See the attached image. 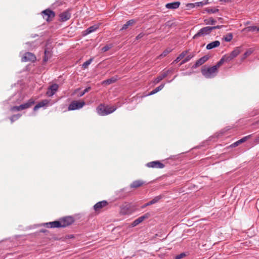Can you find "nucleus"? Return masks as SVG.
Returning <instances> with one entry per match:
<instances>
[{"mask_svg": "<svg viewBox=\"0 0 259 259\" xmlns=\"http://www.w3.org/2000/svg\"><path fill=\"white\" fill-rule=\"evenodd\" d=\"M117 109L115 106H104L100 105L97 108V113L101 116L107 115L110 113H113Z\"/></svg>", "mask_w": 259, "mask_h": 259, "instance_id": "f257e3e1", "label": "nucleus"}, {"mask_svg": "<svg viewBox=\"0 0 259 259\" xmlns=\"http://www.w3.org/2000/svg\"><path fill=\"white\" fill-rule=\"evenodd\" d=\"M202 74L206 78H211L214 77L218 72V70L213 66L210 67L203 68L201 70Z\"/></svg>", "mask_w": 259, "mask_h": 259, "instance_id": "f03ea898", "label": "nucleus"}, {"mask_svg": "<svg viewBox=\"0 0 259 259\" xmlns=\"http://www.w3.org/2000/svg\"><path fill=\"white\" fill-rule=\"evenodd\" d=\"M85 104L84 101H72L68 107V110H75L81 108Z\"/></svg>", "mask_w": 259, "mask_h": 259, "instance_id": "7ed1b4c3", "label": "nucleus"}, {"mask_svg": "<svg viewBox=\"0 0 259 259\" xmlns=\"http://www.w3.org/2000/svg\"><path fill=\"white\" fill-rule=\"evenodd\" d=\"M211 31L212 30L210 26L204 27L200 29L198 32L194 35L193 38L195 39L199 36L206 35L209 34L211 32Z\"/></svg>", "mask_w": 259, "mask_h": 259, "instance_id": "20e7f679", "label": "nucleus"}, {"mask_svg": "<svg viewBox=\"0 0 259 259\" xmlns=\"http://www.w3.org/2000/svg\"><path fill=\"white\" fill-rule=\"evenodd\" d=\"M41 15L44 19L47 21L49 22L55 17V12L50 9H46L41 12Z\"/></svg>", "mask_w": 259, "mask_h": 259, "instance_id": "39448f33", "label": "nucleus"}, {"mask_svg": "<svg viewBox=\"0 0 259 259\" xmlns=\"http://www.w3.org/2000/svg\"><path fill=\"white\" fill-rule=\"evenodd\" d=\"M240 53L239 48H236L230 54L224 56L226 59V62H229L236 57Z\"/></svg>", "mask_w": 259, "mask_h": 259, "instance_id": "423d86ee", "label": "nucleus"}, {"mask_svg": "<svg viewBox=\"0 0 259 259\" xmlns=\"http://www.w3.org/2000/svg\"><path fill=\"white\" fill-rule=\"evenodd\" d=\"M61 223V227L64 228L72 224L74 222V219L71 217H66L60 220Z\"/></svg>", "mask_w": 259, "mask_h": 259, "instance_id": "0eeeda50", "label": "nucleus"}, {"mask_svg": "<svg viewBox=\"0 0 259 259\" xmlns=\"http://www.w3.org/2000/svg\"><path fill=\"white\" fill-rule=\"evenodd\" d=\"M58 89H59L58 84H57L56 83H54V84H52L51 85H50L49 87L48 91H47V93H46V95L49 97H52L56 93V92L58 91Z\"/></svg>", "mask_w": 259, "mask_h": 259, "instance_id": "6e6552de", "label": "nucleus"}, {"mask_svg": "<svg viewBox=\"0 0 259 259\" xmlns=\"http://www.w3.org/2000/svg\"><path fill=\"white\" fill-rule=\"evenodd\" d=\"M53 104V103H50V100L48 99L43 100L41 102H39L37 104H36L33 108L34 111H36L39 108L41 107H44L46 106H47L48 105H52Z\"/></svg>", "mask_w": 259, "mask_h": 259, "instance_id": "1a4fd4ad", "label": "nucleus"}, {"mask_svg": "<svg viewBox=\"0 0 259 259\" xmlns=\"http://www.w3.org/2000/svg\"><path fill=\"white\" fill-rule=\"evenodd\" d=\"M36 60L35 55L30 52L25 53L24 56L22 58V62L32 61L34 62Z\"/></svg>", "mask_w": 259, "mask_h": 259, "instance_id": "9d476101", "label": "nucleus"}, {"mask_svg": "<svg viewBox=\"0 0 259 259\" xmlns=\"http://www.w3.org/2000/svg\"><path fill=\"white\" fill-rule=\"evenodd\" d=\"M146 166L148 167L162 168L164 167V165L159 161H153L148 162L146 164Z\"/></svg>", "mask_w": 259, "mask_h": 259, "instance_id": "9b49d317", "label": "nucleus"}, {"mask_svg": "<svg viewBox=\"0 0 259 259\" xmlns=\"http://www.w3.org/2000/svg\"><path fill=\"white\" fill-rule=\"evenodd\" d=\"M150 216V214L149 212H147L144 215L139 217L138 219H136L133 223L132 226L133 227L136 226L140 223L142 222L144 220L148 219Z\"/></svg>", "mask_w": 259, "mask_h": 259, "instance_id": "f8f14e48", "label": "nucleus"}, {"mask_svg": "<svg viewBox=\"0 0 259 259\" xmlns=\"http://www.w3.org/2000/svg\"><path fill=\"white\" fill-rule=\"evenodd\" d=\"M171 70H167V71L163 72L159 75H158L154 80V83L156 84L162 80L164 78L166 77L169 73H171Z\"/></svg>", "mask_w": 259, "mask_h": 259, "instance_id": "ddd939ff", "label": "nucleus"}, {"mask_svg": "<svg viewBox=\"0 0 259 259\" xmlns=\"http://www.w3.org/2000/svg\"><path fill=\"white\" fill-rule=\"evenodd\" d=\"M59 17L62 21H66L71 17V14L68 10L65 11L59 14Z\"/></svg>", "mask_w": 259, "mask_h": 259, "instance_id": "4468645a", "label": "nucleus"}, {"mask_svg": "<svg viewBox=\"0 0 259 259\" xmlns=\"http://www.w3.org/2000/svg\"><path fill=\"white\" fill-rule=\"evenodd\" d=\"M208 59V57L207 56H204L201 57L195 62V63L193 65V68H196L197 67L201 65L204 64L205 62H206Z\"/></svg>", "mask_w": 259, "mask_h": 259, "instance_id": "2eb2a0df", "label": "nucleus"}, {"mask_svg": "<svg viewBox=\"0 0 259 259\" xmlns=\"http://www.w3.org/2000/svg\"><path fill=\"white\" fill-rule=\"evenodd\" d=\"M60 221H54L52 222L47 223L45 225L47 228H62Z\"/></svg>", "mask_w": 259, "mask_h": 259, "instance_id": "dca6fc26", "label": "nucleus"}, {"mask_svg": "<svg viewBox=\"0 0 259 259\" xmlns=\"http://www.w3.org/2000/svg\"><path fill=\"white\" fill-rule=\"evenodd\" d=\"M34 104V100L33 99H29L27 102L20 105L21 110L30 107Z\"/></svg>", "mask_w": 259, "mask_h": 259, "instance_id": "f3484780", "label": "nucleus"}, {"mask_svg": "<svg viewBox=\"0 0 259 259\" xmlns=\"http://www.w3.org/2000/svg\"><path fill=\"white\" fill-rule=\"evenodd\" d=\"M108 204L106 201L103 200L102 201L98 202L94 206V208L96 211L99 210L101 208L106 206Z\"/></svg>", "mask_w": 259, "mask_h": 259, "instance_id": "a211bd4d", "label": "nucleus"}, {"mask_svg": "<svg viewBox=\"0 0 259 259\" xmlns=\"http://www.w3.org/2000/svg\"><path fill=\"white\" fill-rule=\"evenodd\" d=\"M161 198V196H157L154 197L152 200L150 201L149 202L145 203L144 205H143L141 208H144L145 207L152 205L153 204H155V203L157 202Z\"/></svg>", "mask_w": 259, "mask_h": 259, "instance_id": "6ab92c4d", "label": "nucleus"}, {"mask_svg": "<svg viewBox=\"0 0 259 259\" xmlns=\"http://www.w3.org/2000/svg\"><path fill=\"white\" fill-rule=\"evenodd\" d=\"M180 5V3L179 2H175L166 4L165 7L168 9H176L178 8Z\"/></svg>", "mask_w": 259, "mask_h": 259, "instance_id": "aec40b11", "label": "nucleus"}, {"mask_svg": "<svg viewBox=\"0 0 259 259\" xmlns=\"http://www.w3.org/2000/svg\"><path fill=\"white\" fill-rule=\"evenodd\" d=\"M98 28H99L98 25H94L92 26H90L84 31V35H86L89 34L93 32H95Z\"/></svg>", "mask_w": 259, "mask_h": 259, "instance_id": "412c9836", "label": "nucleus"}, {"mask_svg": "<svg viewBox=\"0 0 259 259\" xmlns=\"http://www.w3.org/2000/svg\"><path fill=\"white\" fill-rule=\"evenodd\" d=\"M220 45V42L219 40H215L207 44L206 48L207 50H211L213 48L218 47Z\"/></svg>", "mask_w": 259, "mask_h": 259, "instance_id": "4be33fe9", "label": "nucleus"}, {"mask_svg": "<svg viewBox=\"0 0 259 259\" xmlns=\"http://www.w3.org/2000/svg\"><path fill=\"white\" fill-rule=\"evenodd\" d=\"M251 135H248V136H245V137L242 138L240 140H238L237 141H236L235 143H234L233 144H232V146L235 147L238 146L239 144L245 142L247 140L249 139L251 137Z\"/></svg>", "mask_w": 259, "mask_h": 259, "instance_id": "5701e85b", "label": "nucleus"}, {"mask_svg": "<svg viewBox=\"0 0 259 259\" xmlns=\"http://www.w3.org/2000/svg\"><path fill=\"white\" fill-rule=\"evenodd\" d=\"M145 183V182H144L142 180H137L134 181L130 185L131 187L132 188H136L138 187H139L143 185H144Z\"/></svg>", "mask_w": 259, "mask_h": 259, "instance_id": "b1692460", "label": "nucleus"}, {"mask_svg": "<svg viewBox=\"0 0 259 259\" xmlns=\"http://www.w3.org/2000/svg\"><path fill=\"white\" fill-rule=\"evenodd\" d=\"M135 23H136L135 20L131 19V20H128V21L126 22V23L125 24H124L123 25V26H122V28L120 29V30L127 29L130 26H132V25H134Z\"/></svg>", "mask_w": 259, "mask_h": 259, "instance_id": "393cba45", "label": "nucleus"}, {"mask_svg": "<svg viewBox=\"0 0 259 259\" xmlns=\"http://www.w3.org/2000/svg\"><path fill=\"white\" fill-rule=\"evenodd\" d=\"M117 80L116 77H112L109 79L104 80L102 82L103 84H110L115 82Z\"/></svg>", "mask_w": 259, "mask_h": 259, "instance_id": "a878e982", "label": "nucleus"}, {"mask_svg": "<svg viewBox=\"0 0 259 259\" xmlns=\"http://www.w3.org/2000/svg\"><path fill=\"white\" fill-rule=\"evenodd\" d=\"M165 84L162 83L159 87L156 88L153 91H152L150 93H149L148 95H152L158 92L161 91L164 87Z\"/></svg>", "mask_w": 259, "mask_h": 259, "instance_id": "bb28decb", "label": "nucleus"}, {"mask_svg": "<svg viewBox=\"0 0 259 259\" xmlns=\"http://www.w3.org/2000/svg\"><path fill=\"white\" fill-rule=\"evenodd\" d=\"M194 55L195 54L194 53H192L188 55L184 60H182V61L180 63V65H181L189 61L192 58L194 57Z\"/></svg>", "mask_w": 259, "mask_h": 259, "instance_id": "cd10ccee", "label": "nucleus"}, {"mask_svg": "<svg viewBox=\"0 0 259 259\" xmlns=\"http://www.w3.org/2000/svg\"><path fill=\"white\" fill-rule=\"evenodd\" d=\"M129 207L127 205L123 206L121 207L120 213L122 214H126L129 212Z\"/></svg>", "mask_w": 259, "mask_h": 259, "instance_id": "c85d7f7f", "label": "nucleus"}, {"mask_svg": "<svg viewBox=\"0 0 259 259\" xmlns=\"http://www.w3.org/2000/svg\"><path fill=\"white\" fill-rule=\"evenodd\" d=\"M226 62V59L224 56H223L220 60L213 66L216 67V69H218L225 62Z\"/></svg>", "mask_w": 259, "mask_h": 259, "instance_id": "c756f323", "label": "nucleus"}, {"mask_svg": "<svg viewBox=\"0 0 259 259\" xmlns=\"http://www.w3.org/2000/svg\"><path fill=\"white\" fill-rule=\"evenodd\" d=\"M253 50L252 49H248L243 54V59H245L246 57L250 55L253 53Z\"/></svg>", "mask_w": 259, "mask_h": 259, "instance_id": "7c9ffc66", "label": "nucleus"}, {"mask_svg": "<svg viewBox=\"0 0 259 259\" xmlns=\"http://www.w3.org/2000/svg\"><path fill=\"white\" fill-rule=\"evenodd\" d=\"M93 60V58H91L89 60H88L86 61L85 62H84L82 64V68H84V69L87 68L88 67V66L91 64V63L92 62Z\"/></svg>", "mask_w": 259, "mask_h": 259, "instance_id": "2f4dec72", "label": "nucleus"}, {"mask_svg": "<svg viewBox=\"0 0 259 259\" xmlns=\"http://www.w3.org/2000/svg\"><path fill=\"white\" fill-rule=\"evenodd\" d=\"M204 21L206 24H211V25L214 24L217 22L216 20H215L212 18H210L208 19L205 20Z\"/></svg>", "mask_w": 259, "mask_h": 259, "instance_id": "473e14b6", "label": "nucleus"}, {"mask_svg": "<svg viewBox=\"0 0 259 259\" xmlns=\"http://www.w3.org/2000/svg\"><path fill=\"white\" fill-rule=\"evenodd\" d=\"M112 47H113L112 44H108V45H106L104 47H103L102 48L101 50L102 52H107V51H108L109 50H110L111 48H112Z\"/></svg>", "mask_w": 259, "mask_h": 259, "instance_id": "72a5a7b5", "label": "nucleus"}, {"mask_svg": "<svg viewBox=\"0 0 259 259\" xmlns=\"http://www.w3.org/2000/svg\"><path fill=\"white\" fill-rule=\"evenodd\" d=\"M219 9L217 8H206V11L208 13H215L218 12H219Z\"/></svg>", "mask_w": 259, "mask_h": 259, "instance_id": "f704fd0d", "label": "nucleus"}, {"mask_svg": "<svg viewBox=\"0 0 259 259\" xmlns=\"http://www.w3.org/2000/svg\"><path fill=\"white\" fill-rule=\"evenodd\" d=\"M21 115L20 114H17L14 115L10 117V120L11 121V122L12 123L14 121L18 119L21 117Z\"/></svg>", "mask_w": 259, "mask_h": 259, "instance_id": "c9c22d12", "label": "nucleus"}, {"mask_svg": "<svg viewBox=\"0 0 259 259\" xmlns=\"http://www.w3.org/2000/svg\"><path fill=\"white\" fill-rule=\"evenodd\" d=\"M171 51L170 49H166L161 54H160L159 57H164L166 56L168 54H169Z\"/></svg>", "mask_w": 259, "mask_h": 259, "instance_id": "e433bc0d", "label": "nucleus"}, {"mask_svg": "<svg viewBox=\"0 0 259 259\" xmlns=\"http://www.w3.org/2000/svg\"><path fill=\"white\" fill-rule=\"evenodd\" d=\"M233 38L232 34L230 33L226 35V36L224 37V39L226 41L229 42Z\"/></svg>", "mask_w": 259, "mask_h": 259, "instance_id": "4c0bfd02", "label": "nucleus"}, {"mask_svg": "<svg viewBox=\"0 0 259 259\" xmlns=\"http://www.w3.org/2000/svg\"><path fill=\"white\" fill-rule=\"evenodd\" d=\"M246 29L248 31L254 32L256 31L257 27L255 26H248Z\"/></svg>", "mask_w": 259, "mask_h": 259, "instance_id": "58836bf2", "label": "nucleus"}, {"mask_svg": "<svg viewBox=\"0 0 259 259\" xmlns=\"http://www.w3.org/2000/svg\"><path fill=\"white\" fill-rule=\"evenodd\" d=\"M91 89V87H88V88H87L86 89H85L83 91L80 92L79 93V97H82V96H83L86 93L88 92L89 91H90V90Z\"/></svg>", "mask_w": 259, "mask_h": 259, "instance_id": "ea45409f", "label": "nucleus"}, {"mask_svg": "<svg viewBox=\"0 0 259 259\" xmlns=\"http://www.w3.org/2000/svg\"><path fill=\"white\" fill-rule=\"evenodd\" d=\"M187 9L190 10L195 8V3H188L186 5Z\"/></svg>", "mask_w": 259, "mask_h": 259, "instance_id": "a19ab883", "label": "nucleus"}, {"mask_svg": "<svg viewBox=\"0 0 259 259\" xmlns=\"http://www.w3.org/2000/svg\"><path fill=\"white\" fill-rule=\"evenodd\" d=\"M188 51H184L183 52H182L180 55L179 56L181 57H182V58H184L187 55V54L188 53Z\"/></svg>", "mask_w": 259, "mask_h": 259, "instance_id": "79ce46f5", "label": "nucleus"}, {"mask_svg": "<svg viewBox=\"0 0 259 259\" xmlns=\"http://www.w3.org/2000/svg\"><path fill=\"white\" fill-rule=\"evenodd\" d=\"M11 110L12 111H20V110H21V109L20 107V106H13V107H11Z\"/></svg>", "mask_w": 259, "mask_h": 259, "instance_id": "37998d69", "label": "nucleus"}, {"mask_svg": "<svg viewBox=\"0 0 259 259\" xmlns=\"http://www.w3.org/2000/svg\"><path fill=\"white\" fill-rule=\"evenodd\" d=\"M186 255L185 253H181L176 256V259H181Z\"/></svg>", "mask_w": 259, "mask_h": 259, "instance_id": "c03bdc74", "label": "nucleus"}, {"mask_svg": "<svg viewBox=\"0 0 259 259\" xmlns=\"http://www.w3.org/2000/svg\"><path fill=\"white\" fill-rule=\"evenodd\" d=\"M195 8L203 6L202 2L195 3Z\"/></svg>", "mask_w": 259, "mask_h": 259, "instance_id": "a18cd8bd", "label": "nucleus"}, {"mask_svg": "<svg viewBox=\"0 0 259 259\" xmlns=\"http://www.w3.org/2000/svg\"><path fill=\"white\" fill-rule=\"evenodd\" d=\"M224 26V25H217L215 26L211 27V30H212L213 29H220V28L223 27Z\"/></svg>", "mask_w": 259, "mask_h": 259, "instance_id": "49530a36", "label": "nucleus"}, {"mask_svg": "<svg viewBox=\"0 0 259 259\" xmlns=\"http://www.w3.org/2000/svg\"><path fill=\"white\" fill-rule=\"evenodd\" d=\"M44 54L45 56H48L49 57H50L51 56V52L47 49L45 50Z\"/></svg>", "mask_w": 259, "mask_h": 259, "instance_id": "de8ad7c7", "label": "nucleus"}, {"mask_svg": "<svg viewBox=\"0 0 259 259\" xmlns=\"http://www.w3.org/2000/svg\"><path fill=\"white\" fill-rule=\"evenodd\" d=\"M50 58V57L45 55L43 58V61L44 62H47Z\"/></svg>", "mask_w": 259, "mask_h": 259, "instance_id": "09e8293b", "label": "nucleus"}, {"mask_svg": "<svg viewBox=\"0 0 259 259\" xmlns=\"http://www.w3.org/2000/svg\"><path fill=\"white\" fill-rule=\"evenodd\" d=\"M143 36H144V34L142 33H141L136 37V39H139L142 38Z\"/></svg>", "mask_w": 259, "mask_h": 259, "instance_id": "8fccbe9b", "label": "nucleus"}, {"mask_svg": "<svg viewBox=\"0 0 259 259\" xmlns=\"http://www.w3.org/2000/svg\"><path fill=\"white\" fill-rule=\"evenodd\" d=\"M203 6L209 4L208 0H204L202 1Z\"/></svg>", "mask_w": 259, "mask_h": 259, "instance_id": "3c124183", "label": "nucleus"}, {"mask_svg": "<svg viewBox=\"0 0 259 259\" xmlns=\"http://www.w3.org/2000/svg\"><path fill=\"white\" fill-rule=\"evenodd\" d=\"M181 60H180L178 57L174 61L173 63H177L179 62Z\"/></svg>", "mask_w": 259, "mask_h": 259, "instance_id": "603ef678", "label": "nucleus"}, {"mask_svg": "<svg viewBox=\"0 0 259 259\" xmlns=\"http://www.w3.org/2000/svg\"><path fill=\"white\" fill-rule=\"evenodd\" d=\"M255 142L259 143V135L255 139Z\"/></svg>", "mask_w": 259, "mask_h": 259, "instance_id": "864d4df0", "label": "nucleus"}, {"mask_svg": "<svg viewBox=\"0 0 259 259\" xmlns=\"http://www.w3.org/2000/svg\"><path fill=\"white\" fill-rule=\"evenodd\" d=\"M219 1L221 2H224V3H226V2H228V0H219Z\"/></svg>", "mask_w": 259, "mask_h": 259, "instance_id": "5fc2aeb1", "label": "nucleus"}, {"mask_svg": "<svg viewBox=\"0 0 259 259\" xmlns=\"http://www.w3.org/2000/svg\"><path fill=\"white\" fill-rule=\"evenodd\" d=\"M178 58L180 60H181V59H183V58H182V57H181L179 55V56L178 57Z\"/></svg>", "mask_w": 259, "mask_h": 259, "instance_id": "6e6d98bb", "label": "nucleus"}, {"mask_svg": "<svg viewBox=\"0 0 259 259\" xmlns=\"http://www.w3.org/2000/svg\"><path fill=\"white\" fill-rule=\"evenodd\" d=\"M256 31L259 32V27H257Z\"/></svg>", "mask_w": 259, "mask_h": 259, "instance_id": "4d7b16f0", "label": "nucleus"}, {"mask_svg": "<svg viewBox=\"0 0 259 259\" xmlns=\"http://www.w3.org/2000/svg\"><path fill=\"white\" fill-rule=\"evenodd\" d=\"M218 19H219V20H222V18H219Z\"/></svg>", "mask_w": 259, "mask_h": 259, "instance_id": "13d9d810", "label": "nucleus"}, {"mask_svg": "<svg viewBox=\"0 0 259 259\" xmlns=\"http://www.w3.org/2000/svg\"><path fill=\"white\" fill-rule=\"evenodd\" d=\"M257 123L259 124V120L257 121Z\"/></svg>", "mask_w": 259, "mask_h": 259, "instance_id": "bf43d9fd", "label": "nucleus"}, {"mask_svg": "<svg viewBox=\"0 0 259 259\" xmlns=\"http://www.w3.org/2000/svg\"><path fill=\"white\" fill-rule=\"evenodd\" d=\"M171 81V80L168 81V82H170Z\"/></svg>", "mask_w": 259, "mask_h": 259, "instance_id": "052dcab7", "label": "nucleus"}]
</instances>
